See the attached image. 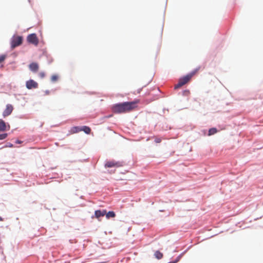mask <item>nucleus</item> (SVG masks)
<instances>
[{"label":"nucleus","instance_id":"obj_6","mask_svg":"<svg viewBox=\"0 0 263 263\" xmlns=\"http://www.w3.org/2000/svg\"><path fill=\"white\" fill-rule=\"evenodd\" d=\"M26 87L29 89L36 88L38 87V84L33 80L27 81L26 83Z\"/></svg>","mask_w":263,"mask_h":263},{"label":"nucleus","instance_id":"obj_15","mask_svg":"<svg viewBox=\"0 0 263 263\" xmlns=\"http://www.w3.org/2000/svg\"><path fill=\"white\" fill-rule=\"evenodd\" d=\"M217 132V130L216 128H212L209 129L208 135L211 136L212 135L216 134Z\"/></svg>","mask_w":263,"mask_h":263},{"label":"nucleus","instance_id":"obj_21","mask_svg":"<svg viewBox=\"0 0 263 263\" xmlns=\"http://www.w3.org/2000/svg\"><path fill=\"white\" fill-rule=\"evenodd\" d=\"M183 93L184 95L187 96L190 94V91L188 90H186L183 91Z\"/></svg>","mask_w":263,"mask_h":263},{"label":"nucleus","instance_id":"obj_19","mask_svg":"<svg viewBox=\"0 0 263 263\" xmlns=\"http://www.w3.org/2000/svg\"><path fill=\"white\" fill-rule=\"evenodd\" d=\"M39 77H40L41 78L43 79V78H44L45 77V72H40L39 73Z\"/></svg>","mask_w":263,"mask_h":263},{"label":"nucleus","instance_id":"obj_25","mask_svg":"<svg viewBox=\"0 0 263 263\" xmlns=\"http://www.w3.org/2000/svg\"><path fill=\"white\" fill-rule=\"evenodd\" d=\"M9 146H10V147H12V146H13V145H12V144L9 145Z\"/></svg>","mask_w":263,"mask_h":263},{"label":"nucleus","instance_id":"obj_8","mask_svg":"<svg viewBox=\"0 0 263 263\" xmlns=\"http://www.w3.org/2000/svg\"><path fill=\"white\" fill-rule=\"evenodd\" d=\"M29 68L32 72H36L38 70L39 66L37 63L33 62L29 65Z\"/></svg>","mask_w":263,"mask_h":263},{"label":"nucleus","instance_id":"obj_3","mask_svg":"<svg viewBox=\"0 0 263 263\" xmlns=\"http://www.w3.org/2000/svg\"><path fill=\"white\" fill-rule=\"evenodd\" d=\"M23 38L22 36H13L11 40V47H15L20 45L22 43Z\"/></svg>","mask_w":263,"mask_h":263},{"label":"nucleus","instance_id":"obj_13","mask_svg":"<svg viewBox=\"0 0 263 263\" xmlns=\"http://www.w3.org/2000/svg\"><path fill=\"white\" fill-rule=\"evenodd\" d=\"M155 257L158 259H160L163 257V254L159 251H156L154 254Z\"/></svg>","mask_w":263,"mask_h":263},{"label":"nucleus","instance_id":"obj_1","mask_svg":"<svg viewBox=\"0 0 263 263\" xmlns=\"http://www.w3.org/2000/svg\"><path fill=\"white\" fill-rule=\"evenodd\" d=\"M139 100L133 102H126L114 105L112 107L114 112L120 114L130 111L137 107Z\"/></svg>","mask_w":263,"mask_h":263},{"label":"nucleus","instance_id":"obj_11","mask_svg":"<svg viewBox=\"0 0 263 263\" xmlns=\"http://www.w3.org/2000/svg\"><path fill=\"white\" fill-rule=\"evenodd\" d=\"M81 131V127L79 126H74L72 127L70 129V133L75 134L79 133Z\"/></svg>","mask_w":263,"mask_h":263},{"label":"nucleus","instance_id":"obj_10","mask_svg":"<svg viewBox=\"0 0 263 263\" xmlns=\"http://www.w3.org/2000/svg\"><path fill=\"white\" fill-rule=\"evenodd\" d=\"M6 124L2 119H0V131L4 132L6 130Z\"/></svg>","mask_w":263,"mask_h":263},{"label":"nucleus","instance_id":"obj_26","mask_svg":"<svg viewBox=\"0 0 263 263\" xmlns=\"http://www.w3.org/2000/svg\"><path fill=\"white\" fill-rule=\"evenodd\" d=\"M9 146H10V147H12V146H13V145H12V144L9 145Z\"/></svg>","mask_w":263,"mask_h":263},{"label":"nucleus","instance_id":"obj_4","mask_svg":"<svg viewBox=\"0 0 263 263\" xmlns=\"http://www.w3.org/2000/svg\"><path fill=\"white\" fill-rule=\"evenodd\" d=\"M27 41L32 44L35 46L37 45L39 43V40L36 35L35 33L30 34L28 35L27 38Z\"/></svg>","mask_w":263,"mask_h":263},{"label":"nucleus","instance_id":"obj_17","mask_svg":"<svg viewBox=\"0 0 263 263\" xmlns=\"http://www.w3.org/2000/svg\"><path fill=\"white\" fill-rule=\"evenodd\" d=\"M58 77L57 75H53V76H52V77L51 78V80L52 82H55L58 80Z\"/></svg>","mask_w":263,"mask_h":263},{"label":"nucleus","instance_id":"obj_23","mask_svg":"<svg viewBox=\"0 0 263 263\" xmlns=\"http://www.w3.org/2000/svg\"><path fill=\"white\" fill-rule=\"evenodd\" d=\"M178 261V260H176V261H174V262H170L168 263H176Z\"/></svg>","mask_w":263,"mask_h":263},{"label":"nucleus","instance_id":"obj_7","mask_svg":"<svg viewBox=\"0 0 263 263\" xmlns=\"http://www.w3.org/2000/svg\"><path fill=\"white\" fill-rule=\"evenodd\" d=\"M13 107L11 104H7L6 108L3 112V116L4 118L9 116L12 112Z\"/></svg>","mask_w":263,"mask_h":263},{"label":"nucleus","instance_id":"obj_24","mask_svg":"<svg viewBox=\"0 0 263 263\" xmlns=\"http://www.w3.org/2000/svg\"><path fill=\"white\" fill-rule=\"evenodd\" d=\"M141 89H139L137 91V93H139L140 92Z\"/></svg>","mask_w":263,"mask_h":263},{"label":"nucleus","instance_id":"obj_20","mask_svg":"<svg viewBox=\"0 0 263 263\" xmlns=\"http://www.w3.org/2000/svg\"><path fill=\"white\" fill-rule=\"evenodd\" d=\"M155 142L157 143H160L161 142V139L159 137H156L155 139Z\"/></svg>","mask_w":263,"mask_h":263},{"label":"nucleus","instance_id":"obj_12","mask_svg":"<svg viewBox=\"0 0 263 263\" xmlns=\"http://www.w3.org/2000/svg\"><path fill=\"white\" fill-rule=\"evenodd\" d=\"M81 131H83L87 134H89L91 132V129L89 127L87 126H83L81 127Z\"/></svg>","mask_w":263,"mask_h":263},{"label":"nucleus","instance_id":"obj_22","mask_svg":"<svg viewBox=\"0 0 263 263\" xmlns=\"http://www.w3.org/2000/svg\"><path fill=\"white\" fill-rule=\"evenodd\" d=\"M16 143H18V144H20V143H22V141H20V140H17V141H16Z\"/></svg>","mask_w":263,"mask_h":263},{"label":"nucleus","instance_id":"obj_2","mask_svg":"<svg viewBox=\"0 0 263 263\" xmlns=\"http://www.w3.org/2000/svg\"><path fill=\"white\" fill-rule=\"evenodd\" d=\"M193 74L194 73H190L181 78L179 79L178 83L175 85L174 88L175 89H178L182 87V86H183L184 85L187 83L191 79Z\"/></svg>","mask_w":263,"mask_h":263},{"label":"nucleus","instance_id":"obj_18","mask_svg":"<svg viewBox=\"0 0 263 263\" xmlns=\"http://www.w3.org/2000/svg\"><path fill=\"white\" fill-rule=\"evenodd\" d=\"M6 59V55H1L0 56V63L3 62L5 59Z\"/></svg>","mask_w":263,"mask_h":263},{"label":"nucleus","instance_id":"obj_14","mask_svg":"<svg viewBox=\"0 0 263 263\" xmlns=\"http://www.w3.org/2000/svg\"><path fill=\"white\" fill-rule=\"evenodd\" d=\"M105 215L107 218H109L110 217L113 218L116 216V214L113 211H109L107 213H106Z\"/></svg>","mask_w":263,"mask_h":263},{"label":"nucleus","instance_id":"obj_16","mask_svg":"<svg viewBox=\"0 0 263 263\" xmlns=\"http://www.w3.org/2000/svg\"><path fill=\"white\" fill-rule=\"evenodd\" d=\"M8 136V134L4 133L0 134V140H4L6 139Z\"/></svg>","mask_w":263,"mask_h":263},{"label":"nucleus","instance_id":"obj_9","mask_svg":"<svg viewBox=\"0 0 263 263\" xmlns=\"http://www.w3.org/2000/svg\"><path fill=\"white\" fill-rule=\"evenodd\" d=\"M106 213V210H97L95 211V216L96 218H99L100 217L103 216Z\"/></svg>","mask_w":263,"mask_h":263},{"label":"nucleus","instance_id":"obj_5","mask_svg":"<svg viewBox=\"0 0 263 263\" xmlns=\"http://www.w3.org/2000/svg\"><path fill=\"white\" fill-rule=\"evenodd\" d=\"M123 164L122 162H116L114 160L109 161L106 162L105 164V167H119L122 166Z\"/></svg>","mask_w":263,"mask_h":263}]
</instances>
